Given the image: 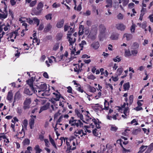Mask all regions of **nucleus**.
Returning <instances> with one entry per match:
<instances>
[{"instance_id":"4c0bfd02","label":"nucleus","mask_w":153,"mask_h":153,"mask_svg":"<svg viewBox=\"0 0 153 153\" xmlns=\"http://www.w3.org/2000/svg\"><path fill=\"white\" fill-rule=\"evenodd\" d=\"M33 21L34 22V23L37 25V26H38L39 24V20L36 17H35L33 18Z\"/></svg>"},{"instance_id":"37998d69","label":"nucleus","mask_w":153,"mask_h":153,"mask_svg":"<svg viewBox=\"0 0 153 153\" xmlns=\"http://www.w3.org/2000/svg\"><path fill=\"white\" fill-rule=\"evenodd\" d=\"M42 94L43 95H44V97L48 96H49L50 95L49 90H45Z\"/></svg>"},{"instance_id":"338daca9","label":"nucleus","mask_w":153,"mask_h":153,"mask_svg":"<svg viewBox=\"0 0 153 153\" xmlns=\"http://www.w3.org/2000/svg\"><path fill=\"white\" fill-rule=\"evenodd\" d=\"M44 140L46 146L47 147H49V143L48 140L47 139H45Z\"/></svg>"},{"instance_id":"a19ab883","label":"nucleus","mask_w":153,"mask_h":153,"mask_svg":"<svg viewBox=\"0 0 153 153\" xmlns=\"http://www.w3.org/2000/svg\"><path fill=\"white\" fill-rule=\"evenodd\" d=\"M21 97V95L19 91H17L15 95V98L19 99Z\"/></svg>"},{"instance_id":"f3484780","label":"nucleus","mask_w":153,"mask_h":153,"mask_svg":"<svg viewBox=\"0 0 153 153\" xmlns=\"http://www.w3.org/2000/svg\"><path fill=\"white\" fill-rule=\"evenodd\" d=\"M82 133H83V130H77L75 131L74 134L75 136L76 137H78L79 138H80L79 135H81Z\"/></svg>"},{"instance_id":"9d476101","label":"nucleus","mask_w":153,"mask_h":153,"mask_svg":"<svg viewBox=\"0 0 153 153\" xmlns=\"http://www.w3.org/2000/svg\"><path fill=\"white\" fill-rule=\"evenodd\" d=\"M83 65L82 63H81L80 65L79 64H76V67L74 68V71L75 72H79L80 71H81L82 70V66Z\"/></svg>"},{"instance_id":"20e7f679","label":"nucleus","mask_w":153,"mask_h":153,"mask_svg":"<svg viewBox=\"0 0 153 153\" xmlns=\"http://www.w3.org/2000/svg\"><path fill=\"white\" fill-rule=\"evenodd\" d=\"M31 118L30 119L29 122V125L30 126V128L32 129L34 127V125L35 122V120L36 118V116L31 115L30 116Z\"/></svg>"},{"instance_id":"de8ad7c7","label":"nucleus","mask_w":153,"mask_h":153,"mask_svg":"<svg viewBox=\"0 0 153 153\" xmlns=\"http://www.w3.org/2000/svg\"><path fill=\"white\" fill-rule=\"evenodd\" d=\"M131 55L130 51L126 50L125 51V56H128Z\"/></svg>"},{"instance_id":"f03ea898","label":"nucleus","mask_w":153,"mask_h":153,"mask_svg":"<svg viewBox=\"0 0 153 153\" xmlns=\"http://www.w3.org/2000/svg\"><path fill=\"white\" fill-rule=\"evenodd\" d=\"M67 35V38L69 39L68 41L70 43L69 45L71 46V48H73V47L72 46L75 42L76 39L74 37H71V33H68Z\"/></svg>"},{"instance_id":"79ce46f5","label":"nucleus","mask_w":153,"mask_h":153,"mask_svg":"<svg viewBox=\"0 0 153 153\" xmlns=\"http://www.w3.org/2000/svg\"><path fill=\"white\" fill-rule=\"evenodd\" d=\"M22 123V127H23V126H24L25 128H26L28 124L27 120L26 119L24 120L23 121Z\"/></svg>"},{"instance_id":"423d86ee","label":"nucleus","mask_w":153,"mask_h":153,"mask_svg":"<svg viewBox=\"0 0 153 153\" xmlns=\"http://www.w3.org/2000/svg\"><path fill=\"white\" fill-rule=\"evenodd\" d=\"M53 94L55 95V98H53V100L56 101H59V100L60 98L61 97L62 98L65 100L64 98L62 97H61V95L60 93L58 92L57 91H56V92H54L53 93Z\"/></svg>"},{"instance_id":"2eb2a0df","label":"nucleus","mask_w":153,"mask_h":153,"mask_svg":"<svg viewBox=\"0 0 153 153\" xmlns=\"http://www.w3.org/2000/svg\"><path fill=\"white\" fill-rule=\"evenodd\" d=\"M52 26L50 23L48 24L45 27L44 31L45 32H49L52 28Z\"/></svg>"},{"instance_id":"473e14b6","label":"nucleus","mask_w":153,"mask_h":153,"mask_svg":"<svg viewBox=\"0 0 153 153\" xmlns=\"http://www.w3.org/2000/svg\"><path fill=\"white\" fill-rule=\"evenodd\" d=\"M147 22L146 21L143 22L141 24H140V26L143 29H145L147 27Z\"/></svg>"},{"instance_id":"0e129e2a","label":"nucleus","mask_w":153,"mask_h":153,"mask_svg":"<svg viewBox=\"0 0 153 153\" xmlns=\"http://www.w3.org/2000/svg\"><path fill=\"white\" fill-rule=\"evenodd\" d=\"M4 26V29L5 31H7L8 30V29L10 27V26L8 24L6 26H5L4 25L3 26Z\"/></svg>"},{"instance_id":"052dcab7","label":"nucleus","mask_w":153,"mask_h":153,"mask_svg":"<svg viewBox=\"0 0 153 153\" xmlns=\"http://www.w3.org/2000/svg\"><path fill=\"white\" fill-rule=\"evenodd\" d=\"M86 44V42L84 40L82 41L81 43L79 44V45L81 48H83V46L84 45Z\"/></svg>"},{"instance_id":"dca6fc26","label":"nucleus","mask_w":153,"mask_h":153,"mask_svg":"<svg viewBox=\"0 0 153 153\" xmlns=\"http://www.w3.org/2000/svg\"><path fill=\"white\" fill-rule=\"evenodd\" d=\"M153 150V142L148 146V148L145 153H150Z\"/></svg>"},{"instance_id":"f8f14e48","label":"nucleus","mask_w":153,"mask_h":153,"mask_svg":"<svg viewBox=\"0 0 153 153\" xmlns=\"http://www.w3.org/2000/svg\"><path fill=\"white\" fill-rule=\"evenodd\" d=\"M50 104L49 103H47L45 105L41 107L39 113H40L43 111L46 110L48 109L49 106Z\"/></svg>"},{"instance_id":"7ed1b4c3","label":"nucleus","mask_w":153,"mask_h":153,"mask_svg":"<svg viewBox=\"0 0 153 153\" xmlns=\"http://www.w3.org/2000/svg\"><path fill=\"white\" fill-rule=\"evenodd\" d=\"M90 127L94 128V125L97 128H100V125L99 123H97V121L95 119H93L92 120V123H90Z\"/></svg>"},{"instance_id":"aec40b11","label":"nucleus","mask_w":153,"mask_h":153,"mask_svg":"<svg viewBox=\"0 0 153 153\" xmlns=\"http://www.w3.org/2000/svg\"><path fill=\"white\" fill-rule=\"evenodd\" d=\"M106 103H108V102H106V103H105H105H104V105H105L104 108H103L102 109V107L101 106V105H99L98 104H96V105H97V106H98V107L96 109H99L100 108H101L102 109V110L105 109L106 110H108L109 109V107L108 106V105L107 106H106L105 105Z\"/></svg>"},{"instance_id":"4468645a","label":"nucleus","mask_w":153,"mask_h":153,"mask_svg":"<svg viewBox=\"0 0 153 153\" xmlns=\"http://www.w3.org/2000/svg\"><path fill=\"white\" fill-rule=\"evenodd\" d=\"M24 92L25 94H27L28 95H32L33 93H36H36L33 92L32 91H30L29 89L27 88H25L24 91Z\"/></svg>"},{"instance_id":"680f3d73","label":"nucleus","mask_w":153,"mask_h":153,"mask_svg":"<svg viewBox=\"0 0 153 153\" xmlns=\"http://www.w3.org/2000/svg\"><path fill=\"white\" fill-rule=\"evenodd\" d=\"M10 37L11 38L14 37V39H16V33L14 32L13 33H11L10 35Z\"/></svg>"},{"instance_id":"ddd939ff","label":"nucleus","mask_w":153,"mask_h":153,"mask_svg":"<svg viewBox=\"0 0 153 153\" xmlns=\"http://www.w3.org/2000/svg\"><path fill=\"white\" fill-rule=\"evenodd\" d=\"M91 46L94 49H97L100 46V44L98 42H94L91 45Z\"/></svg>"},{"instance_id":"4be33fe9","label":"nucleus","mask_w":153,"mask_h":153,"mask_svg":"<svg viewBox=\"0 0 153 153\" xmlns=\"http://www.w3.org/2000/svg\"><path fill=\"white\" fill-rule=\"evenodd\" d=\"M126 37L127 40H131L132 37V35L130 34L125 33L123 35V37Z\"/></svg>"},{"instance_id":"8fccbe9b","label":"nucleus","mask_w":153,"mask_h":153,"mask_svg":"<svg viewBox=\"0 0 153 153\" xmlns=\"http://www.w3.org/2000/svg\"><path fill=\"white\" fill-rule=\"evenodd\" d=\"M36 2L37 1L36 0L32 1L30 3V7H33V6L35 5L36 4Z\"/></svg>"},{"instance_id":"c03bdc74","label":"nucleus","mask_w":153,"mask_h":153,"mask_svg":"<svg viewBox=\"0 0 153 153\" xmlns=\"http://www.w3.org/2000/svg\"><path fill=\"white\" fill-rule=\"evenodd\" d=\"M131 54L134 56H136L138 53L137 50L133 49V50L131 51Z\"/></svg>"},{"instance_id":"6e6d98bb","label":"nucleus","mask_w":153,"mask_h":153,"mask_svg":"<svg viewBox=\"0 0 153 153\" xmlns=\"http://www.w3.org/2000/svg\"><path fill=\"white\" fill-rule=\"evenodd\" d=\"M77 115L80 118L81 120H82L85 123V122L84 120H82L83 119V116L82 114L79 113V114H77Z\"/></svg>"},{"instance_id":"1a4fd4ad","label":"nucleus","mask_w":153,"mask_h":153,"mask_svg":"<svg viewBox=\"0 0 153 153\" xmlns=\"http://www.w3.org/2000/svg\"><path fill=\"white\" fill-rule=\"evenodd\" d=\"M0 11L1 13H0V18L4 19L7 18V11L6 10V9L5 7L4 8V10L3 12H2L1 9H0Z\"/></svg>"},{"instance_id":"bb28decb","label":"nucleus","mask_w":153,"mask_h":153,"mask_svg":"<svg viewBox=\"0 0 153 153\" xmlns=\"http://www.w3.org/2000/svg\"><path fill=\"white\" fill-rule=\"evenodd\" d=\"M129 113V108L128 106H127L124 108V114L125 116H127L128 115Z\"/></svg>"},{"instance_id":"0eeeda50","label":"nucleus","mask_w":153,"mask_h":153,"mask_svg":"<svg viewBox=\"0 0 153 153\" xmlns=\"http://www.w3.org/2000/svg\"><path fill=\"white\" fill-rule=\"evenodd\" d=\"M43 7V4L42 2H39L37 6V7L36 8V9L37 10L39 9V11H36V10H35V12L36 14H40L41 13L42 9Z\"/></svg>"},{"instance_id":"774afa93","label":"nucleus","mask_w":153,"mask_h":153,"mask_svg":"<svg viewBox=\"0 0 153 153\" xmlns=\"http://www.w3.org/2000/svg\"><path fill=\"white\" fill-rule=\"evenodd\" d=\"M129 1V0H123V5L124 6L126 5L128 3Z\"/></svg>"},{"instance_id":"3c124183","label":"nucleus","mask_w":153,"mask_h":153,"mask_svg":"<svg viewBox=\"0 0 153 153\" xmlns=\"http://www.w3.org/2000/svg\"><path fill=\"white\" fill-rule=\"evenodd\" d=\"M99 28L100 30L102 32L104 31L105 29V26L102 25H100L99 26Z\"/></svg>"},{"instance_id":"5701e85b","label":"nucleus","mask_w":153,"mask_h":153,"mask_svg":"<svg viewBox=\"0 0 153 153\" xmlns=\"http://www.w3.org/2000/svg\"><path fill=\"white\" fill-rule=\"evenodd\" d=\"M13 94L11 91L8 92L7 97V99L9 101H11L13 98Z\"/></svg>"},{"instance_id":"393cba45","label":"nucleus","mask_w":153,"mask_h":153,"mask_svg":"<svg viewBox=\"0 0 153 153\" xmlns=\"http://www.w3.org/2000/svg\"><path fill=\"white\" fill-rule=\"evenodd\" d=\"M49 137L50 141V142L52 145L56 149H57V148L55 144L54 140H53V139L52 138L50 135H49Z\"/></svg>"},{"instance_id":"4d7b16f0","label":"nucleus","mask_w":153,"mask_h":153,"mask_svg":"<svg viewBox=\"0 0 153 153\" xmlns=\"http://www.w3.org/2000/svg\"><path fill=\"white\" fill-rule=\"evenodd\" d=\"M77 115L80 118L81 120H82L85 123V122L84 120H82L83 119V116L82 114L79 113V114H77Z\"/></svg>"},{"instance_id":"cd10ccee","label":"nucleus","mask_w":153,"mask_h":153,"mask_svg":"<svg viewBox=\"0 0 153 153\" xmlns=\"http://www.w3.org/2000/svg\"><path fill=\"white\" fill-rule=\"evenodd\" d=\"M83 27L82 25H81L79 26L78 33L79 35V36L82 35L84 33Z\"/></svg>"},{"instance_id":"a878e982","label":"nucleus","mask_w":153,"mask_h":153,"mask_svg":"<svg viewBox=\"0 0 153 153\" xmlns=\"http://www.w3.org/2000/svg\"><path fill=\"white\" fill-rule=\"evenodd\" d=\"M119 34L118 33L113 34L111 35V38L113 40H116L118 38Z\"/></svg>"},{"instance_id":"e433bc0d","label":"nucleus","mask_w":153,"mask_h":153,"mask_svg":"<svg viewBox=\"0 0 153 153\" xmlns=\"http://www.w3.org/2000/svg\"><path fill=\"white\" fill-rule=\"evenodd\" d=\"M23 108L24 110H25L26 109H28L30 108V105L25 103L24 102H23Z\"/></svg>"},{"instance_id":"39448f33","label":"nucleus","mask_w":153,"mask_h":153,"mask_svg":"<svg viewBox=\"0 0 153 153\" xmlns=\"http://www.w3.org/2000/svg\"><path fill=\"white\" fill-rule=\"evenodd\" d=\"M33 80H31V79H29L27 81V84L29 85L32 91L33 92L36 93V92H37V91L35 90L33 86Z\"/></svg>"},{"instance_id":"58836bf2","label":"nucleus","mask_w":153,"mask_h":153,"mask_svg":"<svg viewBox=\"0 0 153 153\" xmlns=\"http://www.w3.org/2000/svg\"><path fill=\"white\" fill-rule=\"evenodd\" d=\"M63 36V34L62 33H58L56 36V39L58 41H59L61 39Z\"/></svg>"},{"instance_id":"864d4df0","label":"nucleus","mask_w":153,"mask_h":153,"mask_svg":"<svg viewBox=\"0 0 153 153\" xmlns=\"http://www.w3.org/2000/svg\"><path fill=\"white\" fill-rule=\"evenodd\" d=\"M113 60L114 62H119L120 61L121 59L119 56H117L116 58H114Z\"/></svg>"},{"instance_id":"bf43d9fd","label":"nucleus","mask_w":153,"mask_h":153,"mask_svg":"<svg viewBox=\"0 0 153 153\" xmlns=\"http://www.w3.org/2000/svg\"><path fill=\"white\" fill-rule=\"evenodd\" d=\"M123 17V15L121 13H119L117 16V18L119 19H122Z\"/></svg>"},{"instance_id":"13d9d810","label":"nucleus","mask_w":153,"mask_h":153,"mask_svg":"<svg viewBox=\"0 0 153 153\" xmlns=\"http://www.w3.org/2000/svg\"><path fill=\"white\" fill-rule=\"evenodd\" d=\"M59 47V44L56 43L54 45L53 49L54 50L56 51L58 48Z\"/></svg>"},{"instance_id":"f257e3e1","label":"nucleus","mask_w":153,"mask_h":153,"mask_svg":"<svg viewBox=\"0 0 153 153\" xmlns=\"http://www.w3.org/2000/svg\"><path fill=\"white\" fill-rule=\"evenodd\" d=\"M72 119L70 120L69 122V124L71 126H76L77 127L82 126L83 123L80 120H74L73 117H72Z\"/></svg>"},{"instance_id":"c9c22d12","label":"nucleus","mask_w":153,"mask_h":153,"mask_svg":"<svg viewBox=\"0 0 153 153\" xmlns=\"http://www.w3.org/2000/svg\"><path fill=\"white\" fill-rule=\"evenodd\" d=\"M24 102L30 105L31 103V98L29 97L26 98Z\"/></svg>"},{"instance_id":"69168bd1","label":"nucleus","mask_w":153,"mask_h":153,"mask_svg":"<svg viewBox=\"0 0 153 153\" xmlns=\"http://www.w3.org/2000/svg\"><path fill=\"white\" fill-rule=\"evenodd\" d=\"M52 14H49L45 16L46 18L48 20L49 19H52Z\"/></svg>"},{"instance_id":"6ab92c4d","label":"nucleus","mask_w":153,"mask_h":153,"mask_svg":"<svg viewBox=\"0 0 153 153\" xmlns=\"http://www.w3.org/2000/svg\"><path fill=\"white\" fill-rule=\"evenodd\" d=\"M47 88V86L46 84H42L40 86L39 88V90L43 91H44Z\"/></svg>"},{"instance_id":"72a5a7b5","label":"nucleus","mask_w":153,"mask_h":153,"mask_svg":"<svg viewBox=\"0 0 153 153\" xmlns=\"http://www.w3.org/2000/svg\"><path fill=\"white\" fill-rule=\"evenodd\" d=\"M24 145H28L30 143V140L28 139H25L22 142Z\"/></svg>"},{"instance_id":"b1692460","label":"nucleus","mask_w":153,"mask_h":153,"mask_svg":"<svg viewBox=\"0 0 153 153\" xmlns=\"http://www.w3.org/2000/svg\"><path fill=\"white\" fill-rule=\"evenodd\" d=\"M64 23V21L63 19L58 22L56 24V27L58 28H60L62 27Z\"/></svg>"},{"instance_id":"603ef678","label":"nucleus","mask_w":153,"mask_h":153,"mask_svg":"<svg viewBox=\"0 0 153 153\" xmlns=\"http://www.w3.org/2000/svg\"><path fill=\"white\" fill-rule=\"evenodd\" d=\"M33 42L34 43H36V45H38L39 44V42L38 39L36 38H34L33 40Z\"/></svg>"},{"instance_id":"7c9ffc66","label":"nucleus","mask_w":153,"mask_h":153,"mask_svg":"<svg viewBox=\"0 0 153 153\" xmlns=\"http://www.w3.org/2000/svg\"><path fill=\"white\" fill-rule=\"evenodd\" d=\"M111 126L110 130L112 131L116 132L118 129L117 127L115 125H111Z\"/></svg>"},{"instance_id":"09e8293b","label":"nucleus","mask_w":153,"mask_h":153,"mask_svg":"<svg viewBox=\"0 0 153 153\" xmlns=\"http://www.w3.org/2000/svg\"><path fill=\"white\" fill-rule=\"evenodd\" d=\"M135 24H133L131 26V28H130V30L131 33H134L135 32Z\"/></svg>"},{"instance_id":"a18cd8bd","label":"nucleus","mask_w":153,"mask_h":153,"mask_svg":"<svg viewBox=\"0 0 153 153\" xmlns=\"http://www.w3.org/2000/svg\"><path fill=\"white\" fill-rule=\"evenodd\" d=\"M148 146H147L142 145L140 148L139 150L142 151V152H143L146 149Z\"/></svg>"},{"instance_id":"9b49d317","label":"nucleus","mask_w":153,"mask_h":153,"mask_svg":"<svg viewBox=\"0 0 153 153\" xmlns=\"http://www.w3.org/2000/svg\"><path fill=\"white\" fill-rule=\"evenodd\" d=\"M96 33L95 32L94 33H93L92 31H91L88 36V38L91 39L92 40H94L96 38Z\"/></svg>"},{"instance_id":"ea45409f","label":"nucleus","mask_w":153,"mask_h":153,"mask_svg":"<svg viewBox=\"0 0 153 153\" xmlns=\"http://www.w3.org/2000/svg\"><path fill=\"white\" fill-rule=\"evenodd\" d=\"M38 92L37 93V92H36V93L37 96H38L40 97H44V95H43L42 94V93H43V91L39 90H38Z\"/></svg>"},{"instance_id":"49530a36","label":"nucleus","mask_w":153,"mask_h":153,"mask_svg":"<svg viewBox=\"0 0 153 153\" xmlns=\"http://www.w3.org/2000/svg\"><path fill=\"white\" fill-rule=\"evenodd\" d=\"M129 104L131 105L132 104L133 102V95H130L129 98Z\"/></svg>"},{"instance_id":"412c9836","label":"nucleus","mask_w":153,"mask_h":153,"mask_svg":"<svg viewBox=\"0 0 153 153\" xmlns=\"http://www.w3.org/2000/svg\"><path fill=\"white\" fill-rule=\"evenodd\" d=\"M139 44L136 42L134 43L131 46V49L134 50H137L139 48Z\"/></svg>"},{"instance_id":"a211bd4d","label":"nucleus","mask_w":153,"mask_h":153,"mask_svg":"<svg viewBox=\"0 0 153 153\" xmlns=\"http://www.w3.org/2000/svg\"><path fill=\"white\" fill-rule=\"evenodd\" d=\"M66 145L67 146V150H68L69 152H71V150H74L76 148V146H73L72 147L71 146H70L69 142L66 141Z\"/></svg>"},{"instance_id":"c756f323","label":"nucleus","mask_w":153,"mask_h":153,"mask_svg":"<svg viewBox=\"0 0 153 153\" xmlns=\"http://www.w3.org/2000/svg\"><path fill=\"white\" fill-rule=\"evenodd\" d=\"M130 87L129 83V82H127L125 83L123 85L124 89L125 91L128 90Z\"/></svg>"},{"instance_id":"f704fd0d","label":"nucleus","mask_w":153,"mask_h":153,"mask_svg":"<svg viewBox=\"0 0 153 153\" xmlns=\"http://www.w3.org/2000/svg\"><path fill=\"white\" fill-rule=\"evenodd\" d=\"M123 71V69L122 68H118L117 71V76H120Z\"/></svg>"},{"instance_id":"c85d7f7f","label":"nucleus","mask_w":153,"mask_h":153,"mask_svg":"<svg viewBox=\"0 0 153 153\" xmlns=\"http://www.w3.org/2000/svg\"><path fill=\"white\" fill-rule=\"evenodd\" d=\"M141 131L140 128H138L134 129L132 131V134L134 135H137Z\"/></svg>"},{"instance_id":"6e6552de","label":"nucleus","mask_w":153,"mask_h":153,"mask_svg":"<svg viewBox=\"0 0 153 153\" xmlns=\"http://www.w3.org/2000/svg\"><path fill=\"white\" fill-rule=\"evenodd\" d=\"M116 27L117 30L123 31L126 28V26L123 24L118 23L116 25Z\"/></svg>"},{"instance_id":"2f4dec72","label":"nucleus","mask_w":153,"mask_h":153,"mask_svg":"<svg viewBox=\"0 0 153 153\" xmlns=\"http://www.w3.org/2000/svg\"><path fill=\"white\" fill-rule=\"evenodd\" d=\"M34 149L36 151V153H40L42 151V150L40 149L39 146L38 145H36Z\"/></svg>"},{"instance_id":"e2e57ef3","label":"nucleus","mask_w":153,"mask_h":153,"mask_svg":"<svg viewBox=\"0 0 153 153\" xmlns=\"http://www.w3.org/2000/svg\"><path fill=\"white\" fill-rule=\"evenodd\" d=\"M44 27V26L43 24L41 23L39 26V27L38 28V30H41L43 29Z\"/></svg>"},{"instance_id":"5fc2aeb1","label":"nucleus","mask_w":153,"mask_h":153,"mask_svg":"<svg viewBox=\"0 0 153 153\" xmlns=\"http://www.w3.org/2000/svg\"><path fill=\"white\" fill-rule=\"evenodd\" d=\"M93 119H94V117H90V116L89 117H86V120L87 121L89 122V121H92Z\"/></svg>"}]
</instances>
